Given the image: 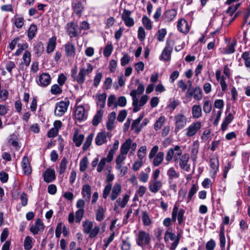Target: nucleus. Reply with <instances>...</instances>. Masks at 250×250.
Wrapping results in <instances>:
<instances>
[{"instance_id": "obj_1", "label": "nucleus", "mask_w": 250, "mask_h": 250, "mask_svg": "<svg viewBox=\"0 0 250 250\" xmlns=\"http://www.w3.org/2000/svg\"><path fill=\"white\" fill-rule=\"evenodd\" d=\"M151 241L150 235L145 231H139L138 237L136 238V243L139 246L144 247L148 246Z\"/></svg>"}, {"instance_id": "obj_2", "label": "nucleus", "mask_w": 250, "mask_h": 250, "mask_svg": "<svg viewBox=\"0 0 250 250\" xmlns=\"http://www.w3.org/2000/svg\"><path fill=\"white\" fill-rule=\"evenodd\" d=\"M87 68L85 69V68H82L78 75L77 76L76 78L75 79V81H76L79 84H82L85 81V77L86 75H87L91 73L93 70V67L92 65L87 63L86 64Z\"/></svg>"}, {"instance_id": "obj_3", "label": "nucleus", "mask_w": 250, "mask_h": 250, "mask_svg": "<svg viewBox=\"0 0 250 250\" xmlns=\"http://www.w3.org/2000/svg\"><path fill=\"white\" fill-rule=\"evenodd\" d=\"M174 121L175 124V132L177 133L180 129L185 126L187 119L183 114H178L175 116Z\"/></svg>"}, {"instance_id": "obj_4", "label": "nucleus", "mask_w": 250, "mask_h": 250, "mask_svg": "<svg viewBox=\"0 0 250 250\" xmlns=\"http://www.w3.org/2000/svg\"><path fill=\"white\" fill-rule=\"evenodd\" d=\"M69 105V101H61L56 104L55 114L58 116H62L67 111Z\"/></svg>"}, {"instance_id": "obj_5", "label": "nucleus", "mask_w": 250, "mask_h": 250, "mask_svg": "<svg viewBox=\"0 0 250 250\" xmlns=\"http://www.w3.org/2000/svg\"><path fill=\"white\" fill-rule=\"evenodd\" d=\"M185 210L183 209H180L178 211V207L175 206L172 212V219L173 221L175 222L177 216V219L179 224H181L183 221L184 214Z\"/></svg>"}, {"instance_id": "obj_6", "label": "nucleus", "mask_w": 250, "mask_h": 250, "mask_svg": "<svg viewBox=\"0 0 250 250\" xmlns=\"http://www.w3.org/2000/svg\"><path fill=\"white\" fill-rule=\"evenodd\" d=\"M170 230L171 229L169 228L166 231V235H168V237L171 241H173V242L171 244L170 249L172 250H174L179 243L180 235L179 234L176 236L174 233L170 231Z\"/></svg>"}, {"instance_id": "obj_7", "label": "nucleus", "mask_w": 250, "mask_h": 250, "mask_svg": "<svg viewBox=\"0 0 250 250\" xmlns=\"http://www.w3.org/2000/svg\"><path fill=\"white\" fill-rule=\"evenodd\" d=\"M192 96H193L194 99L196 100H201L202 98V90L201 88L199 87H197L191 90L188 89L186 93V96L189 97Z\"/></svg>"}, {"instance_id": "obj_8", "label": "nucleus", "mask_w": 250, "mask_h": 250, "mask_svg": "<svg viewBox=\"0 0 250 250\" xmlns=\"http://www.w3.org/2000/svg\"><path fill=\"white\" fill-rule=\"evenodd\" d=\"M189 159V155L187 153L182 155L179 159L180 167L186 171H189L190 170V165L188 164Z\"/></svg>"}, {"instance_id": "obj_9", "label": "nucleus", "mask_w": 250, "mask_h": 250, "mask_svg": "<svg viewBox=\"0 0 250 250\" xmlns=\"http://www.w3.org/2000/svg\"><path fill=\"white\" fill-rule=\"evenodd\" d=\"M51 83V77L49 74L43 73L39 78L38 83L39 85L45 87Z\"/></svg>"}, {"instance_id": "obj_10", "label": "nucleus", "mask_w": 250, "mask_h": 250, "mask_svg": "<svg viewBox=\"0 0 250 250\" xmlns=\"http://www.w3.org/2000/svg\"><path fill=\"white\" fill-rule=\"evenodd\" d=\"M177 26L178 31L185 34H187L189 30V26L187 21L183 19L178 21Z\"/></svg>"}, {"instance_id": "obj_11", "label": "nucleus", "mask_w": 250, "mask_h": 250, "mask_svg": "<svg viewBox=\"0 0 250 250\" xmlns=\"http://www.w3.org/2000/svg\"><path fill=\"white\" fill-rule=\"evenodd\" d=\"M201 124L200 122H197L192 124L187 129L186 135L188 137L193 136L201 128Z\"/></svg>"}, {"instance_id": "obj_12", "label": "nucleus", "mask_w": 250, "mask_h": 250, "mask_svg": "<svg viewBox=\"0 0 250 250\" xmlns=\"http://www.w3.org/2000/svg\"><path fill=\"white\" fill-rule=\"evenodd\" d=\"M75 117L76 119L80 121L86 119L85 115V109L83 106L79 105L77 107L75 112Z\"/></svg>"}, {"instance_id": "obj_13", "label": "nucleus", "mask_w": 250, "mask_h": 250, "mask_svg": "<svg viewBox=\"0 0 250 250\" xmlns=\"http://www.w3.org/2000/svg\"><path fill=\"white\" fill-rule=\"evenodd\" d=\"M68 26L67 33L70 38H74L78 36V25L73 22H69L67 24Z\"/></svg>"}, {"instance_id": "obj_14", "label": "nucleus", "mask_w": 250, "mask_h": 250, "mask_svg": "<svg viewBox=\"0 0 250 250\" xmlns=\"http://www.w3.org/2000/svg\"><path fill=\"white\" fill-rule=\"evenodd\" d=\"M177 15V11L174 9L166 11L162 16V18L166 22H170L175 18Z\"/></svg>"}, {"instance_id": "obj_15", "label": "nucleus", "mask_w": 250, "mask_h": 250, "mask_svg": "<svg viewBox=\"0 0 250 250\" xmlns=\"http://www.w3.org/2000/svg\"><path fill=\"white\" fill-rule=\"evenodd\" d=\"M65 55L67 57H73L76 54V49L74 44L68 42L64 45Z\"/></svg>"}, {"instance_id": "obj_16", "label": "nucleus", "mask_w": 250, "mask_h": 250, "mask_svg": "<svg viewBox=\"0 0 250 250\" xmlns=\"http://www.w3.org/2000/svg\"><path fill=\"white\" fill-rule=\"evenodd\" d=\"M44 180L46 183H50L55 179V170L53 169H47L43 174Z\"/></svg>"}, {"instance_id": "obj_17", "label": "nucleus", "mask_w": 250, "mask_h": 250, "mask_svg": "<svg viewBox=\"0 0 250 250\" xmlns=\"http://www.w3.org/2000/svg\"><path fill=\"white\" fill-rule=\"evenodd\" d=\"M122 191V188L119 184H115L111 189V194L110 196L112 201L115 200L120 194Z\"/></svg>"}, {"instance_id": "obj_18", "label": "nucleus", "mask_w": 250, "mask_h": 250, "mask_svg": "<svg viewBox=\"0 0 250 250\" xmlns=\"http://www.w3.org/2000/svg\"><path fill=\"white\" fill-rule=\"evenodd\" d=\"M44 229V226L42 222L41 219H38L36 220L35 225L32 226L30 228V231L34 234L38 233L39 231L41 230Z\"/></svg>"}, {"instance_id": "obj_19", "label": "nucleus", "mask_w": 250, "mask_h": 250, "mask_svg": "<svg viewBox=\"0 0 250 250\" xmlns=\"http://www.w3.org/2000/svg\"><path fill=\"white\" fill-rule=\"evenodd\" d=\"M106 133L105 131L99 132L95 138V143L98 146H101L107 142Z\"/></svg>"}, {"instance_id": "obj_20", "label": "nucleus", "mask_w": 250, "mask_h": 250, "mask_svg": "<svg viewBox=\"0 0 250 250\" xmlns=\"http://www.w3.org/2000/svg\"><path fill=\"white\" fill-rule=\"evenodd\" d=\"M22 167L24 172L26 175H29L31 173L32 170L30 166L27 156H25L22 158Z\"/></svg>"}, {"instance_id": "obj_21", "label": "nucleus", "mask_w": 250, "mask_h": 250, "mask_svg": "<svg viewBox=\"0 0 250 250\" xmlns=\"http://www.w3.org/2000/svg\"><path fill=\"white\" fill-rule=\"evenodd\" d=\"M72 8L75 13L80 17L83 10V4L80 1H76L72 3Z\"/></svg>"}, {"instance_id": "obj_22", "label": "nucleus", "mask_w": 250, "mask_h": 250, "mask_svg": "<svg viewBox=\"0 0 250 250\" xmlns=\"http://www.w3.org/2000/svg\"><path fill=\"white\" fill-rule=\"evenodd\" d=\"M129 198V196L125 194L124 195L123 199L121 198H119L116 201V203L118 204V206H116L115 204V209L118 208V206L121 207L122 208H124L126 205Z\"/></svg>"}, {"instance_id": "obj_23", "label": "nucleus", "mask_w": 250, "mask_h": 250, "mask_svg": "<svg viewBox=\"0 0 250 250\" xmlns=\"http://www.w3.org/2000/svg\"><path fill=\"white\" fill-rule=\"evenodd\" d=\"M162 183L160 181L156 180L152 183H150L149 189L152 193H157L161 188Z\"/></svg>"}, {"instance_id": "obj_24", "label": "nucleus", "mask_w": 250, "mask_h": 250, "mask_svg": "<svg viewBox=\"0 0 250 250\" xmlns=\"http://www.w3.org/2000/svg\"><path fill=\"white\" fill-rule=\"evenodd\" d=\"M82 194L85 200L88 202L91 197V188L89 185H84L82 188Z\"/></svg>"}, {"instance_id": "obj_25", "label": "nucleus", "mask_w": 250, "mask_h": 250, "mask_svg": "<svg viewBox=\"0 0 250 250\" xmlns=\"http://www.w3.org/2000/svg\"><path fill=\"white\" fill-rule=\"evenodd\" d=\"M132 140L130 139H127L121 146V153L126 155L131 147Z\"/></svg>"}, {"instance_id": "obj_26", "label": "nucleus", "mask_w": 250, "mask_h": 250, "mask_svg": "<svg viewBox=\"0 0 250 250\" xmlns=\"http://www.w3.org/2000/svg\"><path fill=\"white\" fill-rule=\"evenodd\" d=\"M167 175L168 176V183L169 184L172 183L174 178H177L179 177V173L177 172L173 167H170L167 171Z\"/></svg>"}, {"instance_id": "obj_27", "label": "nucleus", "mask_w": 250, "mask_h": 250, "mask_svg": "<svg viewBox=\"0 0 250 250\" xmlns=\"http://www.w3.org/2000/svg\"><path fill=\"white\" fill-rule=\"evenodd\" d=\"M56 45V38L52 37L49 39L47 43L46 52L49 54L53 52L55 48Z\"/></svg>"}, {"instance_id": "obj_28", "label": "nucleus", "mask_w": 250, "mask_h": 250, "mask_svg": "<svg viewBox=\"0 0 250 250\" xmlns=\"http://www.w3.org/2000/svg\"><path fill=\"white\" fill-rule=\"evenodd\" d=\"M84 139V135L83 134L78 135V132H75L73 134V141L75 145L77 147H79Z\"/></svg>"}, {"instance_id": "obj_29", "label": "nucleus", "mask_w": 250, "mask_h": 250, "mask_svg": "<svg viewBox=\"0 0 250 250\" xmlns=\"http://www.w3.org/2000/svg\"><path fill=\"white\" fill-rule=\"evenodd\" d=\"M130 95L132 97V100H133V102H132V105L133 106V111L134 112H137L140 110V108L139 105L138 104L139 100L137 98V97H135V91L132 93H130Z\"/></svg>"}, {"instance_id": "obj_30", "label": "nucleus", "mask_w": 250, "mask_h": 250, "mask_svg": "<svg viewBox=\"0 0 250 250\" xmlns=\"http://www.w3.org/2000/svg\"><path fill=\"white\" fill-rule=\"evenodd\" d=\"M164 156V153L163 152H159L156 154L153 161V164L155 167H158L162 163Z\"/></svg>"}, {"instance_id": "obj_31", "label": "nucleus", "mask_w": 250, "mask_h": 250, "mask_svg": "<svg viewBox=\"0 0 250 250\" xmlns=\"http://www.w3.org/2000/svg\"><path fill=\"white\" fill-rule=\"evenodd\" d=\"M192 116L195 118H199L202 116L201 107L199 105H194L192 107Z\"/></svg>"}, {"instance_id": "obj_32", "label": "nucleus", "mask_w": 250, "mask_h": 250, "mask_svg": "<svg viewBox=\"0 0 250 250\" xmlns=\"http://www.w3.org/2000/svg\"><path fill=\"white\" fill-rule=\"evenodd\" d=\"M37 31V27L34 24H32L28 30L27 36L29 39H32L36 35Z\"/></svg>"}, {"instance_id": "obj_33", "label": "nucleus", "mask_w": 250, "mask_h": 250, "mask_svg": "<svg viewBox=\"0 0 250 250\" xmlns=\"http://www.w3.org/2000/svg\"><path fill=\"white\" fill-rule=\"evenodd\" d=\"M143 118V116L140 115L137 119L133 121L132 124L131 128L132 129H135V131L137 133H138L141 131V128L138 127V125L140 124Z\"/></svg>"}, {"instance_id": "obj_34", "label": "nucleus", "mask_w": 250, "mask_h": 250, "mask_svg": "<svg viewBox=\"0 0 250 250\" xmlns=\"http://www.w3.org/2000/svg\"><path fill=\"white\" fill-rule=\"evenodd\" d=\"M104 210L102 206L98 207L96 212V219L98 221H101L104 217Z\"/></svg>"}, {"instance_id": "obj_35", "label": "nucleus", "mask_w": 250, "mask_h": 250, "mask_svg": "<svg viewBox=\"0 0 250 250\" xmlns=\"http://www.w3.org/2000/svg\"><path fill=\"white\" fill-rule=\"evenodd\" d=\"M219 241L220 247L222 250H224L226 244V238L225 236L224 229L223 228L221 229L219 233Z\"/></svg>"}, {"instance_id": "obj_36", "label": "nucleus", "mask_w": 250, "mask_h": 250, "mask_svg": "<svg viewBox=\"0 0 250 250\" xmlns=\"http://www.w3.org/2000/svg\"><path fill=\"white\" fill-rule=\"evenodd\" d=\"M43 44L42 42H39L34 46L35 53L37 56H40L44 51Z\"/></svg>"}, {"instance_id": "obj_37", "label": "nucleus", "mask_w": 250, "mask_h": 250, "mask_svg": "<svg viewBox=\"0 0 250 250\" xmlns=\"http://www.w3.org/2000/svg\"><path fill=\"white\" fill-rule=\"evenodd\" d=\"M103 116V112L99 110L94 116L92 120V124L94 126H97L100 123Z\"/></svg>"}, {"instance_id": "obj_38", "label": "nucleus", "mask_w": 250, "mask_h": 250, "mask_svg": "<svg viewBox=\"0 0 250 250\" xmlns=\"http://www.w3.org/2000/svg\"><path fill=\"white\" fill-rule=\"evenodd\" d=\"M83 232L88 234L90 232L93 227V223L91 221H87L83 222Z\"/></svg>"}, {"instance_id": "obj_39", "label": "nucleus", "mask_w": 250, "mask_h": 250, "mask_svg": "<svg viewBox=\"0 0 250 250\" xmlns=\"http://www.w3.org/2000/svg\"><path fill=\"white\" fill-rule=\"evenodd\" d=\"M93 134H90L86 138V141L83 146V151L86 150L90 146L93 138Z\"/></svg>"}, {"instance_id": "obj_40", "label": "nucleus", "mask_w": 250, "mask_h": 250, "mask_svg": "<svg viewBox=\"0 0 250 250\" xmlns=\"http://www.w3.org/2000/svg\"><path fill=\"white\" fill-rule=\"evenodd\" d=\"M67 163L68 161L67 159L65 157H63L60 165L59 174H62L64 172L67 167Z\"/></svg>"}, {"instance_id": "obj_41", "label": "nucleus", "mask_w": 250, "mask_h": 250, "mask_svg": "<svg viewBox=\"0 0 250 250\" xmlns=\"http://www.w3.org/2000/svg\"><path fill=\"white\" fill-rule=\"evenodd\" d=\"M8 143L10 145L12 146L13 147L16 148L17 149H19L20 146L19 142L17 141V139L16 135H11L8 140Z\"/></svg>"}, {"instance_id": "obj_42", "label": "nucleus", "mask_w": 250, "mask_h": 250, "mask_svg": "<svg viewBox=\"0 0 250 250\" xmlns=\"http://www.w3.org/2000/svg\"><path fill=\"white\" fill-rule=\"evenodd\" d=\"M142 22L146 30H150L152 28L151 22L150 19L146 16L142 18Z\"/></svg>"}, {"instance_id": "obj_43", "label": "nucleus", "mask_w": 250, "mask_h": 250, "mask_svg": "<svg viewBox=\"0 0 250 250\" xmlns=\"http://www.w3.org/2000/svg\"><path fill=\"white\" fill-rule=\"evenodd\" d=\"M142 221L145 226H147L151 224V220L146 211H143L142 213Z\"/></svg>"}, {"instance_id": "obj_44", "label": "nucleus", "mask_w": 250, "mask_h": 250, "mask_svg": "<svg viewBox=\"0 0 250 250\" xmlns=\"http://www.w3.org/2000/svg\"><path fill=\"white\" fill-rule=\"evenodd\" d=\"M32 238L30 236H27L25 237L24 241V247L25 250H30L32 248Z\"/></svg>"}, {"instance_id": "obj_45", "label": "nucleus", "mask_w": 250, "mask_h": 250, "mask_svg": "<svg viewBox=\"0 0 250 250\" xmlns=\"http://www.w3.org/2000/svg\"><path fill=\"white\" fill-rule=\"evenodd\" d=\"M165 121L164 116H161L154 124V128L156 130L160 129Z\"/></svg>"}, {"instance_id": "obj_46", "label": "nucleus", "mask_w": 250, "mask_h": 250, "mask_svg": "<svg viewBox=\"0 0 250 250\" xmlns=\"http://www.w3.org/2000/svg\"><path fill=\"white\" fill-rule=\"evenodd\" d=\"M167 34L166 29L162 28L158 31L157 33V39L159 42H163L164 38Z\"/></svg>"}, {"instance_id": "obj_47", "label": "nucleus", "mask_w": 250, "mask_h": 250, "mask_svg": "<svg viewBox=\"0 0 250 250\" xmlns=\"http://www.w3.org/2000/svg\"><path fill=\"white\" fill-rule=\"evenodd\" d=\"M172 51L164 49L163 50L161 58L165 61H169L171 57Z\"/></svg>"}, {"instance_id": "obj_48", "label": "nucleus", "mask_w": 250, "mask_h": 250, "mask_svg": "<svg viewBox=\"0 0 250 250\" xmlns=\"http://www.w3.org/2000/svg\"><path fill=\"white\" fill-rule=\"evenodd\" d=\"M88 165V159L86 157H84L80 164V170L83 172L84 171L87 167Z\"/></svg>"}, {"instance_id": "obj_49", "label": "nucleus", "mask_w": 250, "mask_h": 250, "mask_svg": "<svg viewBox=\"0 0 250 250\" xmlns=\"http://www.w3.org/2000/svg\"><path fill=\"white\" fill-rule=\"evenodd\" d=\"M126 104V99L124 96H121L119 97L117 103H115V108L117 107L118 105L121 107H124Z\"/></svg>"}, {"instance_id": "obj_50", "label": "nucleus", "mask_w": 250, "mask_h": 250, "mask_svg": "<svg viewBox=\"0 0 250 250\" xmlns=\"http://www.w3.org/2000/svg\"><path fill=\"white\" fill-rule=\"evenodd\" d=\"M50 92L53 95H56L62 93V90L58 84H55L52 86Z\"/></svg>"}, {"instance_id": "obj_51", "label": "nucleus", "mask_w": 250, "mask_h": 250, "mask_svg": "<svg viewBox=\"0 0 250 250\" xmlns=\"http://www.w3.org/2000/svg\"><path fill=\"white\" fill-rule=\"evenodd\" d=\"M23 60L24 62L25 65L28 66L31 61V54L28 51H26L23 55Z\"/></svg>"}, {"instance_id": "obj_52", "label": "nucleus", "mask_w": 250, "mask_h": 250, "mask_svg": "<svg viewBox=\"0 0 250 250\" xmlns=\"http://www.w3.org/2000/svg\"><path fill=\"white\" fill-rule=\"evenodd\" d=\"M112 51L113 46L112 44H108L104 49L103 52L104 55L106 57H108L111 55Z\"/></svg>"}, {"instance_id": "obj_53", "label": "nucleus", "mask_w": 250, "mask_h": 250, "mask_svg": "<svg viewBox=\"0 0 250 250\" xmlns=\"http://www.w3.org/2000/svg\"><path fill=\"white\" fill-rule=\"evenodd\" d=\"M212 109L211 104L209 100L204 102L203 105V110L206 113H209Z\"/></svg>"}, {"instance_id": "obj_54", "label": "nucleus", "mask_w": 250, "mask_h": 250, "mask_svg": "<svg viewBox=\"0 0 250 250\" xmlns=\"http://www.w3.org/2000/svg\"><path fill=\"white\" fill-rule=\"evenodd\" d=\"M112 185L110 183H108L104 187L103 190V197L104 199H106L108 196L110 191L111 190Z\"/></svg>"}, {"instance_id": "obj_55", "label": "nucleus", "mask_w": 250, "mask_h": 250, "mask_svg": "<svg viewBox=\"0 0 250 250\" xmlns=\"http://www.w3.org/2000/svg\"><path fill=\"white\" fill-rule=\"evenodd\" d=\"M98 99L100 102L102 103V104L100 105V107L103 108L104 107L105 101L106 99V94L105 93H104L102 94L98 95Z\"/></svg>"}, {"instance_id": "obj_56", "label": "nucleus", "mask_w": 250, "mask_h": 250, "mask_svg": "<svg viewBox=\"0 0 250 250\" xmlns=\"http://www.w3.org/2000/svg\"><path fill=\"white\" fill-rule=\"evenodd\" d=\"M197 191V187L195 184L192 185L191 188L189 192L188 197V202H189L192 196L196 193Z\"/></svg>"}, {"instance_id": "obj_57", "label": "nucleus", "mask_w": 250, "mask_h": 250, "mask_svg": "<svg viewBox=\"0 0 250 250\" xmlns=\"http://www.w3.org/2000/svg\"><path fill=\"white\" fill-rule=\"evenodd\" d=\"M84 214V209H79L76 212V222L79 223Z\"/></svg>"}, {"instance_id": "obj_58", "label": "nucleus", "mask_w": 250, "mask_h": 250, "mask_svg": "<svg viewBox=\"0 0 250 250\" xmlns=\"http://www.w3.org/2000/svg\"><path fill=\"white\" fill-rule=\"evenodd\" d=\"M146 37L145 31L143 27L140 26L138 31V38L141 41H143Z\"/></svg>"}, {"instance_id": "obj_59", "label": "nucleus", "mask_w": 250, "mask_h": 250, "mask_svg": "<svg viewBox=\"0 0 250 250\" xmlns=\"http://www.w3.org/2000/svg\"><path fill=\"white\" fill-rule=\"evenodd\" d=\"M106 162V159L104 157L101 160L100 163L98 165V167H97V170L98 172H101L102 171V170L104 169V168L105 167Z\"/></svg>"}, {"instance_id": "obj_60", "label": "nucleus", "mask_w": 250, "mask_h": 250, "mask_svg": "<svg viewBox=\"0 0 250 250\" xmlns=\"http://www.w3.org/2000/svg\"><path fill=\"white\" fill-rule=\"evenodd\" d=\"M18 46L19 48L17 50L16 52H15V55L17 56L20 55L21 53V52H22V51L23 50H24L25 49H26L28 47V45L26 43V44L19 43L18 44Z\"/></svg>"}, {"instance_id": "obj_61", "label": "nucleus", "mask_w": 250, "mask_h": 250, "mask_svg": "<svg viewBox=\"0 0 250 250\" xmlns=\"http://www.w3.org/2000/svg\"><path fill=\"white\" fill-rule=\"evenodd\" d=\"M129 61L130 59L129 55L125 53L121 59V64L123 66H125L129 63Z\"/></svg>"}, {"instance_id": "obj_62", "label": "nucleus", "mask_w": 250, "mask_h": 250, "mask_svg": "<svg viewBox=\"0 0 250 250\" xmlns=\"http://www.w3.org/2000/svg\"><path fill=\"white\" fill-rule=\"evenodd\" d=\"M174 42L171 39H167L166 42V45L164 49L172 51Z\"/></svg>"}, {"instance_id": "obj_63", "label": "nucleus", "mask_w": 250, "mask_h": 250, "mask_svg": "<svg viewBox=\"0 0 250 250\" xmlns=\"http://www.w3.org/2000/svg\"><path fill=\"white\" fill-rule=\"evenodd\" d=\"M100 231V227L98 226H96L93 229H92L90 230V232L89 233V238H92L97 236V235L99 233Z\"/></svg>"}, {"instance_id": "obj_64", "label": "nucleus", "mask_w": 250, "mask_h": 250, "mask_svg": "<svg viewBox=\"0 0 250 250\" xmlns=\"http://www.w3.org/2000/svg\"><path fill=\"white\" fill-rule=\"evenodd\" d=\"M127 115V111L125 110L121 111L117 117V120L120 122H122L125 118Z\"/></svg>"}]
</instances>
